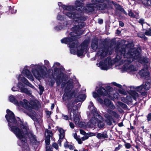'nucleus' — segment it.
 I'll list each match as a JSON object with an SVG mask.
<instances>
[{"mask_svg": "<svg viewBox=\"0 0 151 151\" xmlns=\"http://www.w3.org/2000/svg\"><path fill=\"white\" fill-rule=\"evenodd\" d=\"M7 114L5 116V117L8 122V125L11 129V131L13 132L22 142L26 145L24 147L26 150H29V147L26 142L27 139L29 138L30 142L34 145L37 144L38 142L35 136L32 132H29V129L27 127L21 124L19 127H17L18 125L17 121L15 119L13 113L8 109L6 110Z\"/></svg>", "mask_w": 151, "mask_h": 151, "instance_id": "obj_1", "label": "nucleus"}, {"mask_svg": "<svg viewBox=\"0 0 151 151\" xmlns=\"http://www.w3.org/2000/svg\"><path fill=\"white\" fill-rule=\"evenodd\" d=\"M7 114L5 116V117L8 122V125L11 129V131L13 132L22 142L26 145L24 147L26 150H29V147L26 142L27 139L29 138L30 142L34 145L37 144L38 142L35 136L32 132H29V129L27 127L21 124L19 127H17L18 125L17 121L15 119L13 113L8 109L6 110Z\"/></svg>", "mask_w": 151, "mask_h": 151, "instance_id": "obj_2", "label": "nucleus"}, {"mask_svg": "<svg viewBox=\"0 0 151 151\" xmlns=\"http://www.w3.org/2000/svg\"><path fill=\"white\" fill-rule=\"evenodd\" d=\"M126 49L119 47L116 50L117 53L115 61L119 62L120 64L123 62L125 64L131 63L134 59L137 60L138 62L142 64L148 63L149 59L146 57H141L140 53L136 49H131L127 53L125 52Z\"/></svg>", "mask_w": 151, "mask_h": 151, "instance_id": "obj_3", "label": "nucleus"}, {"mask_svg": "<svg viewBox=\"0 0 151 151\" xmlns=\"http://www.w3.org/2000/svg\"><path fill=\"white\" fill-rule=\"evenodd\" d=\"M75 9L72 6H63V7L65 11L64 14L70 18H73L78 24L74 27H77L78 28L81 29L85 26V24L83 22L86 20L84 17L82 16L83 3L79 0L75 2Z\"/></svg>", "mask_w": 151, "mask_h": 151, "instance_id": "obj_4", "label": "nucleus"}, {"mask_svg": "<svg viewBox=\"0 0 151 151\" xmlns=\"http://www.w3.org/2000/svg\"><path fill=\"white\" fill-rule=\"evenodd\" d=\"M90 104L88 107L91 111V113L88 116L91 118L87 123V126L89 128H93L97 125L100 128H103L105 124L103 117L98 114L92 102L90 101Z\"/></svg>", "mask_w": 151, "mask_h": 151, "instance_id": "obj_5", "label": "nucleus"}, {"mask_svg": "<svg viewBox=\"0 0 151 151\" xmlns=\"http://www.w3.org/2000/svg\"><path fill=\"white\" fill-rule=\"evenodd\" d=\"M81 29L78 28L77 27H74L72 28V32L70 34L71 37L65 38L61 40L62 43L68 44L69 47L70 48V52L73 54H76V50L75 48L77 47L78 45V42L76 39L79 38L83 33Z\"/></svg>", "mask_w": 151, "mask_h": 151, "instance_id": "obj_6", "label": "nucleus"}, {"mask_svg": "<svg viewBox=\"0 0 151 151\" xmlns=\"http://www.w3.org/2000/svg\"><path fill=\"white\" fill-rule=\"evenodd\" d=\"M30 67L32 68V72L35 78L38 80H40L41 78H44L48 76L47 71L46 69L45 70L43 69L44 66L42 63L38 64H31Z\"/></svg>", "mask_w": 151, "mask_h": 151, "instance_id": "obj_7", "label": "nucleus"}, {"mask_svg": "<svg viewBox=\"0 0 151 151\" xmlns=\"http://www.w3.org/2000/svg\"><path fill=\"white\" fill-rule=\"evenodd\" d=\"M75 103L72 101L69 102L67 105L68 112L69 115L70 119L73 118L75 124L78 125L80 119L79 115L77 113V107L75 105Z\"/></svg>", "mask_w": 151, "mask_h": 151, "instance_id": "obj_8", "label": "nucleus"}, {"mask_svg": "<svg viewBox=\"0 0 151 151\" xmlns=\"http://www.w3.org/2000/svg\"><path fill=\"white\" fill-rule=\"evenodd\" d=\"M106 112L107 113L104 114L105 121L107 124L111 125L112 124V121L114 120V118L118 119L119 115L116 112L109 109L106 110Z\"/></svg>", "mask_w": 151, "mask_h": 151, "instance_id": "obj_9", "label": "nucleus"}, {"mask_svg": "<svg viewBox=\"0 0 151 151\" xmlns=\"http://www.w3.org/2000/svg\"><path fill=\"white\" fill-rule=\"evenodd\" d=\"M27 66H25L22 72V74L19 75L18 78L19 81H22L26 85L28 82V81L25 78L23 77V76H26L31 81L34 80V78L29 70L27 69Z\"/></svg>", "mask_w": 151, "mask_h": 151, "instance_id": "obj_10", "label": "nucleus"}, {"mask_svg": "<svg viewBox=\"0 0 151 151\" xmlns=\"http://www.w3.org/2000/svg\"><path fill=\"white\" fill-rule=\"evenodd\" d=\"M102 0H92V4H88L86 6V12H91L94 10V7L98 8L99 10H103L105 8V5L103 4L97 3L101 2Z\"/></svg>", "mask_w": 151, "mask_h": 151, "instance_id": "obj_11", "label": "nucleus"}, {"mask_svg": "<svg viewBox=\"0 0 151 151\" xmlns=\"http://www.w3.org/2000/svg\"><path fill=\"white\" fill-rule=\"evenodd\" d=\"M24 103L23 102H21V104L22 105V106L26 108L28 110V111L25 112L26 114L30 116L33 120L35 121L36 119L35 115V112L34 111L32 110L30 107L28 105L27 101L26 99H24Z\"/></svg>", "mask_w": 151, "mask_h": 151, "instance_id": "obj_12", "label": "nucleus"}, {"mask_svg": "<svg viewBox=\"0 0 151 151\" xmlns=\"http://www.w3.org/2000/svg\"><path fill=\"white\" fill-rule=\"evenodd\" d=\"M97 65L98 66H101V69L103 70H107L111 68L112 65L110 59L107 58L104 62H101L97 63Z\"/></svg>", "mask_w": 151, "mask_h": 151, "instance_id": "obj_13", "label": "nucleus"}, {"mask_svg": "<svg viewBox=\"0 0 151 151\" xmlns=\"http://www.w3.org/2000/svg\"><path fill=\"white\" fill-rule=\"evenodd\" d=\"M67 85L65 89V93L63 96V99L64 100H66L71 98L73 95L72 92H67L68 90H71L73 87V82L71 81H69L67 82Z\"/></svg>", "mask_w": 151, "mask_h": 151, "instance_id": "obj_14", "label": "nucleus"}, {"mask_svg": "<svg viewBox=\"0 0 151 151\" xmlns=\"http://www.w3.org/2000/svg\"><path fill=\"white\" fill-rule=\"evenodd\" d=\"M88 45V43L86 41H84L78 47L77 53L78 56H82L84 52L86 50Z\"/></svg>", "mask_w": 151, "mask_h": 151, "instance_id": "obj_15", "label": "nucleus"}, {"mask_svg": "<svg viewBox=\"0 0 151 151\" xmlns=\"http://www.w3.org/2000/svg\"><path fill=\"white\" fill-rule=\"evenodd\" d=\"M130 96H127L126 98L125 102L128 103L129 102H131L132 101V98L133 99L136 101L137 98L139 96L138 93L135 91H132L130 93Z\"/></svg>", "mask_w": 151, "mask_h": 151, "instance_id": "obj_16", "label": "nucleus"}, {"mask_svg": "<svg viewBox=\"0 0 151 151\" xmlns=\"http://www.w3.org/2000/svg\"><path fill=\"white\" fill-rule=\"evenodd\" d=\"M108 53V50L105 47H103L99 49L96 55L102 59Z\"/></svg>", "mask_w": 151, "mask_h": 151, "instance_id": "obj_17", "label": "nucleus"}, {"mask_svg": "<svg viewBox=\"0 0 151 151\" xmlns=\"http://www.w3.org/2000/svg\"><path fill=\"white\" fill-rule=\"evenodd\" d=\"M97 92L101 96H105L111 98V95L109 93L108 91H106L104 88L101 87L98 90Z\"/></svg>", "mask_w": 151, "mask_h": 151, "instance_id": "obj_18", "label": "nucleus"}, {"mask_svg": "<svg viewBox=\"0 0 151 151\" xmlns=\"http://www.w3.org/2000/svg\"><path fill=\"white\" fill-rule=\"evenodd\" d=\"M58 131L59 132V139L58 140V143L60 146H61V141L65 137V131L62 128H59L58 129Z\"/></svg>", "mask_w": 151, "mask_h": 151, "instance_id": "obj_19", "label": "nucleus"}, {"mask_svg": "<svg viewBox=\"0 0 151 151\" xmlns=\"http://www.w3.org/2000/svg\"><path fill=\"white\" fill-rule=\"evenodd\" d=\"M104 103L106 106L108 107L110 109H114L115 108L113 103L110 100L108 99H105L104 100Z\"/></svg>", "mask_w": 151, "mask_h": 151, "instance_id": "obj_20", "label": "nucleus"}, {"mask_svg": "<svg viewBox=\"0 0 151 151\" xmlns=\"http://www.w3.org/2000/svg\"><path fill=\"white\" fill-rule=\"evenodd\" d=\"M17 86L20 88L22 92L28 94H30V91L27 88L24 87L23 84L22 83H19Z\"/></svg>", "mask_w": 151, "mask_h": 151, "instance_id": "obj_21", "label": "nucleus"}, {"mask_svg": "<svg viewBox=\"0 0 151 151\" xmlns=\"http://www.w3.org/2000/svg\"><path fill=\"white\" fill-rule=\"evenodd\" d=\"M9 100L10 102L13 103L14 104L19 106H22V105L21 104V102H23L24 103V101L23 102L21 101L19 103H18L17 100L15 99L14 96L12 95H11L10 96H9Z\"/></svg>", "mask_w": 151, "mask_h": 151, "instance_id": "obj_22", "label": "nucleus"}, {"mask_svg": "<svg viewBox=\"0 0 151 151\" xmlns=\"http://www.w3.org/2000/svg\"><path fill=\"white\" fill-rule=\"evenodd\" d=\"M27 102L28 103V106L30 107V108L32 110V109H37L38 108V106L37 103L33 101H31L29 102L27 100Z\"/></svg>", "mask_w": 151, "mask_h": 151, "instance_id": "obj_23", "label": "nucleus"}, {"mask_svg": "<svg viewBox=\"0 0 151 151\" xmlns=\"http://www.w3.org/2000/svg\"><path fill=\"white\" fill-rule=\"evenodd\" d=\"M143 88V85H142L140 86L136 87L135 89L137 91L140 92L142 95L144 96L146 95L147 93L145 91Z\"/></svg>", "mask_w": 151, "mask_h": 151, "instance_id": "obj_24", "label": "nucleus"}, {"mask_svg": "<svg viewBox=\"0 0 151 151\" xmlns=\"http://www.w3.org/2000/svg\"><path fill=\"white\" fill-rule=\"evenodd\" d=\"M98 40L97 39H93L91 44V47L93 50L96 51L98 48Z\"/></svg>", "mask_w": 151, "mask_h": 151, "instance_id": "obj_25", "label": "nucleus"}, {"mask_svg": "<svg viewBox=\"0 0 151 151\" xmlns=\"http://www.w3.org/2000/svg\"><path fill=\"white\" fill-rule=\"evenodd\" d=\"M139 74L142 77L147 76L149 75V72L146 68L142 69L139 72Z\"/></svg>", "mask_w": 151, "mask_h": 151, "instance_id": "obj_26", "label": "nucleus"}, {"mask_svg": "<svg viewBox=\"0 0 151 151\" xmlns=\"http://www.w3.org/2000/svg\"><path fill=\"white\" fill-rule=\"evenodd\" d=\"M125 69L128 72L136 70V68L133 65H128L125 67Z\"/></svg>", "mask_w": 151, "mask_h": 151, "instance_id": "obj_27", "label": "nucleus"}, {"mask_svg": "<svg viewBox=\"0 0 151 151\" xmlns=\"http://www.w3.org/2000/svg\"><path fill=\"white\" fill-rule=\"evenodd\" d=\"M86 98V96L84 94H81L78 95L77 97V102L84 101Z\"/></svg>", "mask_w": 151, "mask_h": 151, "instance_id": "obj_28", "label": "nucleus"}, {"mask_svg": "<svg viewBox=\"0 0 151 151\" xmlns=\"http://www.w3.org/2000/svg\"><path fill=\"white\" fill-rule=\"evenodd\" d=\"M96 137L98 139H101L107 138L108 136L106 133H98L97 134Z\"/></svg>", "mask_w": 151, "mask_h": 151, "instance_id": "obj_29", "label": "nucleus"}, {"mask_svg": "<svg viewBox=\"0 0 151 151\" xmlns=\"http://www.w3.org/2000/svg\"><path fill=\"white\" fill-rule=\"evenodd\" d=\"M67 22H65L64 23V25L63 26L58 25L55 28V29L57 31H58L65 28L66 26L67 25Z\"/></svg>", "mask_w": 151, "mask_h": 151, "instance_id": "obj_30", "label": "nucleus"}, {"mask_svg": "<svg viewBox=\"0 0 151 151\" xmlns=\"http://www.w3.org/2000/svg\"><path fill=\"white\" fill-rule=\"evenodd\" d=\"M62 73H60L59 74V75H58L56 79V82L57 85L58 86H59L60 85L61 83V82L62 80Z\"/></svg>", "mask_w": 151, "mask_h": 151, "instance_id": "obj_31", "label": "nucleus"}, {"mask_svg": "<svg viewBox=\"0 0 151 151\" xmlns=\"http://www.w3.org/2000/svg\"><path fill=\"white\" fill-rule=\"evenodd\" d=\"M142 85H143V89L145 92L146 91L149 90L150 88V83L149 82H146L144 84H143Z\"/></svg>", "mask_w": 151, "mask_h": 151, "instance_id": "obj_32", "label": "nucleus"}, {"mask_svg": "<svg viewBox=\"0 0 151 151\" xmlns=\"http://www.w3.org/2000/svg\"><path fill=\"white\" fill-rule=\"evenodd\" d=\"M141 1L145 5L151 6V0H141Z\"/></svg>", "mask_w": 151, "mask_h": 151, "instance_id": "obj_33", "label": "nucleus"}, {"mask_svg": "<svg viewBox=\"0 0 151 151\" xmlns=\"http://www.w3.org/2000/svg\"><path fill=\"white\" fill-rule=\"evenodd\" d=\"M129 16L132 17V18H138L139 17V15L138 14H136L134 15L133 13L131 11H129Z\"/></svg>", "mask_w": 151, "mask_h": 151, "instance_id": "obj_34", "label": "nucleus"}, {"mask_svg": "<svg viewBox=\"0 0 151 151\" xmlns=\"http://www.w3.org/2000/svg\"><path fill=\"white\" fill-rule=\"evenodd\" d=\"M145 35H146L145 33L144 34V33L142 32H140L137 34L138 37L143 39L145 40H146L147 38L145 37Z\"/></svg>", "mask_w": 151, "mask_h": 151, "instance_id": "obj_35", "label": "nucleus"}, {"mask_svg": "<svg viewBox=\"0 0 151 151\" xmlns=\"http://www.w3.org/2000/svg\"><path fill=\"white\" fill-rule=\"evenodd\" d=\"M51 137L47 136L45 140V142L47 145H49L50 143V137Z\"/></svg>", "mask_w": 151, "mask_h": 151, "instance_id": "obj_36", "label": "nucleus"}, {"mask_svg": "<svg viewBox=\"0 0 151 151\" xmlns=\"http://www.w3.org/2000/svg\"><path fill=\"white\" fill-rule=\"evenodd\" d=\"M118 9L119 10L126 15H127V13L123 8L121 7L119 5H118Z\"/></svg>", "mask_w": 151, "mask_h": 151, "instance_id": "obj_37", "label": "nucleus"}, {"mask_svg": "<svg viewBox=\"0 0 151 151\" xmlns=\"http://www.w3.org/2000/svg\"><path fill=\"white\" fill-rule=\"evenodd\" d=\"M118 104L119 106L123 108H126L127 106L126 104L121 102H118Z\"/></svg>", "mask_w": 151, "mask_h": 151, "instance_id": "obj_38", "label": "nucleus"}, {"mask_svg": "<svg viewBox=\"0 0 151 151\" xmlns=\"http://www.w3.org/2000/svg\"><path fill=\"white\" fill-rule=\"evenodd\" d=\"M39 88L40 90V94L41 95L44 91V88L42 86L39 85Z\"/></svg>", "mask_w": 151, "mask_h": 151, "instance_id": "obj_39", "label": "nucleus"}, {"mask_svg": "<svg viewBox=\"0 0 151 151\" xmlns=\"http://www.w3.org/2000/svg\"><path fill=\"white\" fill-rule=\"evenodd\" d=\"M145 34L146 35L151 36V28H150L148 30L145 32Z\"/></svg>", "mask_w": 151, "mask_h": 151, "instance_id": "obj_40", "label": "nucleus"}, {"mask_svg": "<svg viewBox=\"0 0 151 151\" xmlns=\"http://www.w3.org/2000/svg\"><path fill=\"white\" fill-rule=\"evenodd\" d=\"M62 118L63 119L65 120H68L70 119L69 116V117L67 115L63 114H62Z\"/></svg>", "mask_w": 151, "mask_h": 151, "instance_id": "obj_41", "label": "nucleus"}, {"mask_svg": "<svg viewBox=\"0 0 151 151\" xmlns=\"http://www.w3.org/2000/svg\"><path fill=\"white\" fill-rule=\"evenodd\" d=\"M57 19L60 20H63L64 19V18L62 16L58 14L57 17Z\"/></svg>", "mask_w": 151, "mask_h": 151, "instance_id": "obj_42", "label": "nucleus"}, {"mask_svg": "<svg viewBox=\"0 0 151 151\" xmlns=\"http://www.w3.org/2000/svg\"><path fill=\"white\" fill-rule=\"evenodd\" d=\"M46 132L47 134V136H49L50 137L52 136V133L50 131L47 129L46 130Z\"/></svg>", "mask_w": 151, "mask_h": 151, "instance_id": "obj_43", "label": "nucleus"}, {"mask_svg": "<svg viewBox=\"0 0 151 151\" xmlns=\"http://www.w3.org/2000/svg\"><path fill=\"white\" fill-rule=\"evenodd\" d=\"M125 146L126 148L127 149H129L131 147V145L129 143H126L125 144Z\"/></svg>", "mask_w": 151, "mask_h": 151, "instance_id": "obj_44", "label": "nucleus"}, {"mask_svg": "<svg viewBox=\"0 0 151 151\" xmlns=\"http://www.w3.org/2000/svg\"><path fill=\"white\" fill-rule=\"evenodd\" d=\"M147 118L148 121H150L151 120V113L148 114Z\"/></svg>", "mask_w": 151, "mask_h": 151, "instance_id": "obj_45", "label": "nucleus"}, {"mask_svg": "<svg viewBox=\"0 0 151 151\" xmlns=\"http://www.w3.org/2000/svg\"><path fill=\"white\" fill-rule=\"evenodd\" d=\"M52 146L56 149H58V145L55 143H53L52 144Z\"/></svg>", "mask_w": 151, "mask_h": 151, "instance_id": "obj_46", "label": "nucleus"}, {"mask_svg": "<svg viewBox=\"0 0 151 151\" xmlns=\"http://www.w3.org/2000/svg\"><path fill=\"white\" fill-rule=\"evenodd\" d=\"M144 19H141L139 20L138 21L139 22V23H140L142 24H143L144 23Z\"/></svg>", "mask_w": 151, "mask_h": 151, "instance_id": "obj_47", "label": "nucleus"}, {"mask_svg": "<svg viewBox=\"0 0 151 151\" xmlns=\"http://www.w3.org/2000/svg\"><path fill=\"white\" fill-rule=\"evenodd\" d=\"M93 96L94 98H96L98 97V94L95 92H93Z\"/></svg>", "mask_w": 151, "mask_h": 151, "instance_id": "obj_48", "label": "nucleus"}, {"mask_svg": "<svg viewBox=\"0 0 151 151\" xmlns=\"http://www.w3.org/2000/svg\"><path fill=\"white\" fill-rule=\"evenodd\" d=\"M26 85L28 86H29V87H31L32 88H34V89L35 88L34 87V86L32 85L29 82L27 83Z\"/></svg>", "mask_w": 151, "mask_h": 151, "instance_id": "obj_49", "label": "nucleus"}, {"mask_svg": "<svg viewBox=\"0 0 151 151\" xmlns=\"http://www.w3.org/2000/svg\"><path fill=\"white\" fill-rule=\"evenodd\" d=\"M113 84L114 86H116L119 88H121L122 87V86L121 85L115 82H114Z\"/></svg>", "mask_w": 151, "mask_h": 151, "instance_id": "obj_50", "label": "nucleus"}, {"mask_svg": "<svg viewBox=\"0 0 151 151\" xmlns=\"http://www.w3.org/2000/svg\"><path fill=\"white\" fill-rule=\"evenodd\" d=\"M74 147L72 145H70L67 148H68L70 150H73L74 148Z\"/></svg>", "mask_w": 151, "mask_h": 151, "instance_id": "obj_51", "label": "nucleus"}, {"mask_svg": "<svg viewBox=\"0 0 151 151\" xmlns=\"http://www.w3.org/2000/svg\"><path fill=\"white\" fill-rule=\"evenodd\" d=\"M45 65H46L47 66H49V62L47 60H44Z\"/></svg>", "mask_w": 151, "mask_h": 151, "instance_id": "obj_52", "label": "nucleus"}, {"mask_svg": "<svg viewBox=\"0 0 151 151\" xmlns=\"http://www.w3.org/2000/svg\"><path fill=\"white\" fill-rule=\"evenodd\" d=\"M69 125L70 127L72 129H73L74 128V124L72 122H70L69 124Z\"/></svg>", "mask_w": 151, "mask_h": 151, "instance_id": "obj_53", "label": "nucleus"}, {"mask_svg": "<svg viewBox=\"0 0 151 151\" xmlns=\"http://www.w3.org/2000/svg\"><path fill=\"white\" fill-rule=\"evenodd\" d=\"M69 145H68V142L67 141V140H66V142L64 144V147L65 148H67Z\"/></svg>", "mask_w": 151, "mask_h": 151, "instance_id": "obj_54", "label": "nucleus"}, {"mask_svg": "<svg viewBox=\"0 0 151 151\" xmlns=\"http://www.w3.org/2000/svg\"><path fill=\"white\" fill-rule=\"evenodd\" d=\"M97 100L101 103L102 104L103 103V101L102 99L100 98H97Z\"/></svg>", "mask_w": 151, "mask_h": 151, "instance_id": "obj_55", "label": "nucleus"}, {"mask_svg": "<svg viewBox=\"0 0 151 151\" xmlns=\"http://www.w3.org/2000/svg\"><path fill=\"white\" fill-rule=\"evenodd\" d=\"M80 132L81 134L83 135H85L86 134V132L83 130L81 129L80 130Z\"/></svg>", "mask_w": 151, "mask_h": 151, "instance_id": "obj_56", "label": "nucleus"}, {"mask_svg": "<svg viewBox=\"0 0 151 151\" xmlns=\"http://www.w3.org/2000/svg\"><path fill=\"white\" fill-rule=\"evenodd\" d=\"M60 65V63H54L53 67H56L58 66H59Z\"/></svg>", "mask_w": 151, "mask_h": 151, "instance_id": "obj_57", "label": "nucleus"}, {"mask_svg": "<svg viewBox=\"0 0 151 151\" xmlns=\"http://www.w3.org/2000/svg\"><path fill=\"white\" fill-rule=\"evenodd\" d=\"M46 151H52V148H50L49 146H47L46 147Z\"/></svg>", "mask_w": 151, "mask_h": 151, "instance_id": "obj_58", "label": "nucleus"}, {"mask_svg": "<svg viewBox=\"0 0 151 151\" xmlns=\"http://www.w3.org/2000/svg\"><path fill=\"white\" fill-rule=\"evenodd\" d=\"M76 140L78 142L79 144H81L82 143L81 139L78 138L76 139Z\"/></svg>", "mask_w": 151, "mask_h": 151, "instance_id": "obj_59", "label": "nucleus"}, {"mask_svg": "<svg viewBox=\"0 0 151 151\" xmlns=\"http://www.w3.org/2000/svg\"><path fill=\"white\" fill-rule=\"evenodd\" d=\"M119 24L120 26L122 27H123L124 25V23L122 22L121 21H119Z\"/></svg>", "mask_w": 151, "mask_h": 151, "instance_id": "obj_60", "label": "nucleus"}, {"mask_svg": "<svg viewBox=\"0 0 151 151\" xmlns=\"http://www.w3.org/2000/svg\"><path fill=\"white\" fill-rule=\"evenodd\" d=\"M12 91H17V88H16V87H13L12 88Z\"/></svg>", "mask_w": 151, "mask_h": 151, "instance_id": "obj_61", "label": "nucleus"}, {"mask_svg": "<svg viewBox=\"0 0 151 151\" xmlns=\"http://www.w3.org/2000/svg\"><path fill=\"white\" fill-rule=\"evenodd\" d=\"M98 22L100 24H102L103 22V20L102 19H99L98 20Z\"/></svg>", "mask_w": 151, "mask_h": 151, "instance_id": "obj_62", "label": "nucleus"}, {"mask_svg": "<svg viewBox=\"0 0 151 151\" xmlns=\"http://www.w3.org/2000/svg\"><path fill=\"white\" fill-rule=\"evenodd\" d=\"M58 6H62V8H63V6H64V5H62V3H61V2H59V3H58ZM63 9L64 10V11H63V12L64 13V12L65 11V10L64 9Z\"/></svg>", "mask_w": 151, "mask_h": 151, "instance_id": "obj_63", "label": "nucleus"}, {"mask_svg": "<svg viewBox=\"0 0 151 151\" xmlns=\"http://www.w3.org/2000/svg\"><path fill=\"white\" fill-rule=\"evenodd\" d=\"M74 138L75 139H76L78 138V137H77V135L75 133L74 134Z\"/></svg>", "mask_w": 151, "mask_h": 151, "instance_id": "obj_64", "label": "nucleus"}]
</instances>
